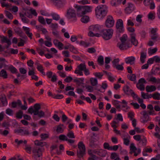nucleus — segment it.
<instances>
[{
	"instance_id": "obj_1",
	"label": "nucleus",
	"mask_w": 160,
	"mask_h": 160,
	"mask_svg": "<svg viewBox=\"0 0 160 160\" xmlns=\"http://www.w3.org/2000/svg\"><path fill=\"white\" fill-rule=\"evenodd\" d=\"M75 8H77V15L82 17L87 12L91 11V7L88 6H77Z\"/></svg>"
},
{
	"instance_id": "obj_2",
	"label": "nucleus",
	"mask_w": 160,
	"mask_h": 160,
	"mask_svg": "<svg viewBox=\"0 0 160 160\" xmlns=\"http://www.w3.org/2000/svg\"><path fill=\"white\" fill-rule=\"evenodd\" d=\"M95 11L96 14L98 18L99 17L103 18L107 14V9L105 6L101 5L96 8Z\"/></svg>"
},
{
	"instance_id": "obj_3",
	"label": "nucleus",
	"mask_w": 160,
	"mask_h": 160,
	"mask_svg": "<svg viewBox=\"0 0 160 160\" xmlns=\"http://www.w3.org/2000/svg\"><path fill=\"white\" fill-rule=\"evenodd\" d=\"M113 31L112 29H103L101 31V36L104 39L109 40L112 37Z\"/></svg>"
},
{
	"instance_id": "obj_4",
	"label": "nucleus",
	"mask_w": 160,
	"mask_h": 160,
	"mask_svg": "<svg viewBox=\"0 0 160 160\" xmlns=\"http://www.w3.org/2000/svg\"><path fill=\"white\" fill-rule=\"evenodd\" d=\"M78 148L79 151H77V156L80 158H82L85 154L86 149L85 145L82 142H80L78 144Z\"/></svg>"
},
{
	"instance_id": "obj_5",
	"label": "nucleus",
	"mask_w": 160,
	"mask_h": 160,
	"mask_svg": "<svg viewBox=\"0 0 160 160\" xmlns=\"http://www.w3.org/2000/svg\"><path fill=\"white\" fill-rule=\"evenodd\" d=\"M44 150V149L43 148H40L37 146L33 148L32 152L33 154L34 157L36 158V160H41L40 159L38 160L37 158L42 156V152Z\"/></svg>"
},
{
	"instance_id": "obj_6",
	"label": "nucleus",
	"mask_w": 160,
	"mask_h": 160,
	"mask_svg": "<svg viewBox=\"0 0 160 160\" xmlns=\"http://www.w3.org/2000/svg\"><path fill=\"white\" fill-rule=\"evenodd\" d=\"M114 23V20L111 16H108L105 22V25L108 28L112 27Z\"/></svg>"
},
{
	"instance_id": "obj_7",
	"label": "nucleus",
	"mask_w": 160,
	"mask_h": 160,
	"mask_svg": "<svg viewBox=\"0 0 160 160\" xmlns=\"http://www.w3.org/2000/svg\"><path fill=\"white\" fill-rule=\"evenodd\" d=\"M116 28L117 31L119 32H122L123 31V22L122 19H119L118 20L116 23Z\"/></svg>"
},
{
	"instance_id": "obj_8",
	"label": "nucleus",
	"mask_w": 160,
	"mask_h": 160,
	"mask_svg": "<svg viewBox=\"0 0 160 160\" xmlns=\"http://www.w3.org/2000/svg\"><path fill=\"white\" fill-rule=\"evenodd\" d=\"M134 9V5L132 3H128L127 6L126 8L125 11L126 13L129 14L131 13Z\"/></svg>"
},
{
	"instance_id": "obj_9",
	"label": "nucleus",
	"mask_w": 160,
	"mask_h": 160,
	"mask_svg": "<svg viewBox=\"0 0 160 160\" xmlns=\"http://www.w3.org/2000/svg\"><path fill=\"white\" fill-rule=\"evenodd\" d=\"M67 14V17L69 19L75 17L76 16L75 10L71 8H69L68 10Z\"/></svg>"
},
{
	"instance_id": "obj_10",
	"label": "nucleus",
	"mask_w": 160,
	"mask_h": 160,
	"mask_svg": "<svg viewBox=\"0 0 160 160\" xmlns=\"http://www.w3.org/2000/svg\"><path fill=\"white\" fill-rule=\"evenodd\" d=\"M0 38H1V43H7L8 46L7 47V48H8L9 46L11 44L10 40L8 39L7 37L4 36H0Z\"/></svg>"
},
{
	"instance_id": "obj_11",
	"label": "nucleus",
	"mask_w": 160,
	"mask_h": 160,
	"mask_svg": "<svg viewBox=\"0 0 160 160\" xmlns=\"http://www.w3.org/2000/svg\"><path fill=\"white\" fill-rule=\"evenodd\" d=\"M118 46L119 47L120 49L122 50H126L130 47L129 44H128L127 42L118 43Z\"/></svg>"
},
{
	"instance_id": "obj_12",
	"label": "nucleus",
	"mask_w": 160,
	"mask_h": 160,
	"mask_svg": "<svg viewBox=\"0 0 160 160\" xmlns=\"http://www.w3.org/2000/svg\"><path fill=\"white\" fill-rule=\"evenodd\" d=\"M131 41L132 44L135 46H137L138 42L136 38V35L135 33H133L131 34Z\"/></svg>"
},
{
	"instance_id": "obj_13",
	"label": "nucleus",
	"mask_w": 160,
	"mask_h": 160,
	"mask_svg": "<svg viewBox=\"0 0 160 160\" xmlns=\"http://www.w3.org/2000/svg\"><path fill=\"white\" fill-rule=\"evenodd\" d=\"M0 99L3 106L6 105L8 104V101L5 94H2L0 96Z\"/></svg>"
},
{
	"instance_id": "obj_14",
	"label": "nucleus",
	"mask_w": 160,
	"mask_h": 160,
	"mask_svg": "<svg viewBox=\"0 0 160 160\" xmlns=\"http://www.w3.org/2000/svg\"><path fill=\"white\" fill-rule=\"evenodd\" d=\"M141 114L143 115V118L146 119V120H142V122L143 123L147 122L148 121L149 118L148 113L145 111H144L141 113Z\"/></svg>"
},
{
	"instance_id": "obj_15",
	"label": "nucleus",
	"mask_w": 160,
	"mask_h": 160,
	"mask_svg": "<svg viewBox=\"0 0 160 160\" xmlns=\"http://www.w3.org/2000/svg\"><path fill=\"white\" fill-rule=\"evenodd\" d=\"M35 64L37 66V69L40 71L43 75H45V72H44V69L42 66L38 62L35 63Z\"/></svg>"
},
{
	"instance_id": "obj_16",
	"label": "nucleus",
	"mask_w": 160,
	"mask_h": 160,
	"mask_svg": "<svg viewBox=\"0 0 160 160\" xmlns=\"http://www.w3.org/2000/svg\"><path fill=\"white\" fill-rule=\"evenodd\" d=\"M156 89V87L153 85L150 86L148 85L146 87V90L147 92H150L154 91Z\"/></svg>"
},
{
	"instance_id": "obj_17",
	"label": "nucleus",
	"mask_w": 160,
	"mask_h": 160,
	"mask_svg": "<svg viewBox=\"0 0 160 160\" xmlns=\"http://www.w3.org/2000/svg\"><path fill=\"white\" fill-rule=\"evenodd\" d=\"M89 30L93 31L94 32L99 31V28L97 25H91L89 27Z\"/></svg>"
},
{
	"instance_id": "obj_18",
	"label": "nucleus",
	"mask_w": 160,
	"mask_h": 160,
	"mask_svg": "<svg viewBox=\"0 0 160 160\" xmlns=\"http://www.w3.org/2000/svg\"><path fill=\"white\" fill-rule=\"evenodd\" d=\"M123 89L125 93L128 95H130V94H131L132 91V90L128 86H124Z\"/></svg>"
},
{
	"instance_id": "obj_19",
	"label": "nucleus",
	"mask_w": 160,
	"mask_h": 160,
	"mask_svg": "<svg viewBox=\"0 0 160 160\" xmlns=\"http://www.w3.org/2000/svg\"><path fill=\"white\" fill-rule=\"evenodd\" d=\"M135 60V58L133 56L128 57L125 59V62L127 63L132 64V62H134Z\"/></svg>"
},
{
	"instance_id": "obj_20",
	"label": "nucleus",
	"mask_w": 160,
	"mask_h": 160,
	"mask_svg": "<svg viewBox=\"0 0 160 160\" xmlns=\"http://www.w3.org/2000/svg\"><path fill=\"white\" fill-rule=\"evenodd\" d=\"M34 115H37L38 112L41 108L40 105L39 103H36L34 106Z\"/></svg>"
},
{
	"instance_id": "obj_21",
	"label": "nucleus",
	"mask_w": 160,
	"mask_h": 160,
	"mask_svg": "<svg viewBox=\"0 0 160 160\" xmlns=\"http://www.w3.org/2000/svg\"><path fill=\"white\" fill-rule=\"evenodd\" d=\"M34 144L37 146H40V148H42L44 146L46 145L47 143L45 142H40L38 140H36L34 142Z\"/></svg>"
},
{
	"instance_id": "obj_22",
	"label": "nucleus",
	"mask_w": 160,
	"mask_h": 160,
	"mask_svg": "<svg viewBox=\"0 0 160 160\" xmlns=\"http://www.w3.org/2000/svg\"><path fill=\"white\" fill-rule=\"evenodd\" d=\"M20 17L21 18L22 20V21L25 23H28L29 22V20L25 17V14H23L20 13Z\"/></svg>"
},
{
	"instance_id": "obj_23",
	"label": "nucleus",
	"mask_w": 160,
	"mask_h": 160,
	"mask_svg": "<svg viewBox=\"0 0 160 160\" xmlns=\"http://www.w3.org/2000/svg\"><path fill=\"white\" fill-rule=\"evenodd\" d=\"M146 58V52H141V53L140 61L142 63L145 62L144 59Z\"/></svg>"
},
{
	"instance_id": "obj_24",
	"label": "nucleus",
	"mask_w": 160,
	"mask_h": 160,
	"mask_svg": "<svg viewBox=\"0 0 160 160\" xmlns=\"http://www.w3.org/2000/svg\"><path fill=\"white\" fill-rule=\"evenodd\" d=\"M52 1L55 5L58 7H60L62 6L61 0H52Z\"/></svg>"
},
{
	"instance_id": "obj_25",
	"label": "nucleus",
	"mask_w": 160,
	"mask_h": 160,
	"mask_svg": "<svg viewBox=\"0 0 160 160\" xmlns=\"http://www.w3.org/2000/svg\"><path fill=\"white\" fill-rule=\"evenodd\" d=\"M149 81L157 83H160V79H156L155 77H152L150 78Z\"/></svg>"
},
{
	"instance_id": "obj_26",
	"label": "nucleus",
	"mask_w": 160,
	"mask_h": 160,
	"mask_svg": "<svg viewBox=\"0 0 160 160\" xmlns=\"http://www.w3.org/2000/svg\"><path fill=\"white\" fill-rule=\"evenodd\" d=\"M0 76L4 78H7L8 74L7 72L4 69H2L0 72Z\"/></svg>"
},
{
	"instance_id": "obj_27",
	"label": "nucleus",
	"mask_w": 160,
	"mask_h": 160,
	"mask_svg": "<svg viewBox=\"0 0 160 160\" xmlns=\"http://www.w3.org/2000/svg\"><path fill=\"white\" fill-rule=\"evenodd\" d=\"M61 126H63V125H59L57 126L56 131L58 133H62L63 132V129L62 128Z\"/></svg>"
},
{
	"instance_id": "obj_28",
	"label": "nucleus",
	"mask_w": 160,
	"mask_h": 160,
	"mask_svg": "<svg viewBox=\"0 0 160 160\" xmlns=\"http://www.w3.org/2000/svg\"><path fill=\"white\" fill-rule=\"evenodd\" d=\"M113 104L115 106L117 109H119L120 108V106L119 104L120 102L117 100H113L112 101Z\"/></svg>"
},
{
	"instance_id": "obj_29",
	"label": "nucleus",
	"mask_w": 160,
	"mask_h": 160,
	"mask_svg": "<svg viewBox=\"0 0 160 160\" xmlns=\"http://www.w3.org/2000/svg\"><path fill=\"white\" fill-rule=\"evenodd\" d=\"M90 81L91 84L92 86H96L98 84V81L96 78H91L90 79Z\"/></svg>"
},
{
	"instance_id": "obj_30",
	"label": "nucleus",
	"mask_w": 160,
	"mask_h": 160,
	"mask_svg": "<svg viewBox=\"0 0 160 160\" xmlns=\"http://www.w3.org/2000/svg\"><path fill=\"white\" fill-rule=\"evenodd\" d=\"M120 39L122 43L127 42L126 41L128 39V36L127 35L124 34L122 37L120 38Z\"/></svg>"
},
{
	"instance_id": "obj_31",
	"label": "nucleus",
	"mask_w": 160,
	"mask_h": 160,
	"mask_svg": "<svg viewBox=\"0 0 160 160\" xmlns=\"http://www.w3.org/2000/svg\"><path fill=\"white\" fill-rule=\"evenodd\" d=\"M81 20L83 22L87 23L89 20V17L87 16H85L81 18Z\"/></svg>"
},
{
	"instance_id": "obj_32",
	"label": "nucleus",
	"mask_w": 160,
	"mask_h": 160,
	"mask_svg": "<svg viewBox=\"0 0 160 160\" xmlns=\"http://www.w3.org/2000/svg\"><path fill=\"white\" fill-rule=\"evenodd\" d=\"M98 62L100 65L104 64L103 58L102 56H100L98 59Z\"/></svg>"
},
{
	"instance_id": "obj_33",
	"label": "nucleus",
	"mask_w": 160,
	"mask_h": 160,
	"mask_svg": "<svg viewBox=\"0 0 160 160\" xmlns=\"http://www.w3.org/2000/svg\"><path fill=\"white\" fill-rule=\"evenodd\" d=\"M77 68L82 72V71L85 69L86 68V66L85 63H81L78 66Z\"/></svg>"
},
{
	"instance_id": "obj_34",
	"label": "nucleus",
	"mask_w": 160,
	"mask_h": 160,
	"mask_svg": "<svg viewBox=\"0 0 160 160\" xmlns=\"http://www.w3.org/2000/svg\"><path fill=\"white\" fill-rule=\"evenodd\" d=\"M38 21L42 24H46V22L44 18L42 16H39L38 18Z\"/></svg>"
},
{
	"instance_id": "obj_35",
	"label": "nucleus",
	"mask_w": 160,
	"mask_h": 160,
	"mask_svg": "<svg viewBox=\"0 0 160 160\" xmlns=\"http://www.w3.org/2000/svg\"><path fill=\"white\" fill-rule=\"evenodd\" d=\"M16 117L18 118L21 119L22 118L23 114V112L20 110L16 113Z\"/></svg>"
},
{
	"instance_id": "obj_36",
	"label": "nucleus",
	"mask_w": 160,
	"mask_h": 160,
	"mask_svg": "<svg viewBox=\"0 0 160 160\" xmlns=\"http://www.w3.org/2000/svg\"><path fill=\"white\" fill-rule=\"evenodd\" d=\"M160 94L158 92L153 94V98L154 99L159 100L160 99Z\"/></svg>"
},
{
	"instance_id": "obj_37",
	"label": "nucleus",
	"mask_w": 160,
	"mask_h": 160,
	"mask_svg": "<svg viewBox=\"0 0 160 160\" xmlns=\"http://www.w3.org/2000/svg\"><path fill=\"white\" fill-rule=\"evenodd\" d=\"M137 87L141 91H143L145 89V86L143 84L137 83Z\"/></svg>"
},
{
	"instance_id": "obj_38",
	"label": "nucleus",
	"mask_w": 160,
	"mask_h": 160,
	"mask_svg": "<svg viewBox=\"0 0 160 160\" xmlns=\"http://www.w3.org/2000/svg\"><path fill=\"white\" fill-rule=\"evenodd\" d=\"M136 76L135 74H131L129 75L128 77V79L133 81H134L136 80Z\"/></svg>"
},
{
	"instance_id": "obj_39",
	"label": "nucleus",
	"mask_w": 160,
	"mask_h": 160,
	"mask_svg": "<svg viewBox=\"0 0 160 160\" xmlns=\"http://www.w3.org/2000/svg\"><path fill=\"white\" fill-rule=\"evenodd\" d=\"M51 16L52 17L53 19L56 20H58L60 19V17L59 15L55 13H52L51 14Z\"/></svg>"
},
{
	"instance_id": "obj_40",
	"label": "nucleus",
	"mask_w": 160,
	"mask_h": 160,
	"mask_svg": "<svg viewBox=\"0 0 160 160\" xmlns=\"http://www.w3.org/2000/svg\"><path fill=\"white\" fill-rule=\"evenodd\" d=\"M68 138L64 135L61 134L59 136V140L62 141H67L68 140Z\"/></svg>"
},
{
	"instance_id": "obj_41",
	"label": "nucleus",
	"mask_w": 160,
	"mask_h": 160,
	"mask_svg": "<svg viewBox=\"0 0 160 160\" xmlns=\"http://www.w3.org/2000/svg\"><path fill=\"white\" fill-rule=\"evenodd\" d=\"M67 136L70 138H74L75 136L72 131H70L67 134Z\"/></svg>"
},
{
	"instance_id": "obj_42",
	"label": "nucleus",
	"mask_w": 160,
	"mask_h": 160,
	"mask_svg": "<svg viewBox=\"0 0 160 160\" xmlns=\"http://www.w3.org/2000/svg\"><path fill=\"white\" fill-rule=\"evenodd\" d=\"M25 149L26 152L28 153H31V147L30 146L28 145L27 144L25 145Z\"/></svg>"
},
{
	"instance_id": "obj_43",
	"label": "nucleus",
	"mask_w": 160,
	"mask_h": 160,
	"mask_svg": "<svg viewBox=\"0 0 160 160\" xmlns=\"http://www.w3.org/2000/svg\"><path fill=\"white\" fill-rule=\"evenodd\" d=\"M130 150L132 151L133 152L135 153V151L137 150V148L134 146V143H131L130 146Z\"/></svg>"
},
{
	"instance_id": "obj_44",
	"label": "nucleus",
	"mask_w": 160,
	"mask_h": 160,
	"mask_svg": "<svg viewBox=\"0 0 160 160\" xmlns=\"http://www.w3.org/2000/svg\"><path fill=\"white\" fill-rule=\"evenodd\" d=\"M157 48H154L153 49H151L150 48L149 49L148 53L149 54L151 55L157 52Z\"/></svg>"
},
{
	"instance_id": "obj_45",
	"label": "nucleus",
	"mask_w": 160,
	"mask_h": 160,
	"mask_svg": "<svg viewBox=\"0 0 160 160\" xmlns=\"http://www.w3.org/2000/svg\"><path fill=\"white\" fill-rule=\"evenodd\" d=\"M8 69L12 73H16L17 71V69L12 66L9 67Z\"/></svg>"
},
{
	"instance_id": "obj_46",
	"label": "nucleus",
	"mask_w": 160,
	"mask_h": 160,
	"mask_svg": "<svg viewBox=\"0 0 160 160\" xmlns=\"http://www.w3.org/2000/svg\"><path fill=\"white\" fill-rule=\"evenodd\" d=\"M6 16L9 19H12L13 18V16L12 14L8 11H5Z\"/></svg>"
},
{
	"instance_id": "obj_47",
	"label": "nucleus",
	"mask_w": 160,
	"mask_h": 160,
	"mask_svg": "<svg viewBox=\"0 0 160 160\" xmlns=\"http://www.w3.org/2000/svg\"><path fill=\"white\" fill-rule=\"evenodd\" d=\"M119 60L118 58H116L114 59L112 62L113 66L114 67L118 64V63L119 62Z\"/></svg>"
},
{
	"instance_id": "obj_48",
	"label": "nucleus",
	"mask_w": 160,
	"mask_h": 160,
	"mask_svg": "<svg viewBox=\"0 0 160 160\" xmlns=\"http://www.w3.org/2000/svg\"><path fill=\"white\" fill-rule=\"evenodd\" d=\"M123 64L122 65L118 64L115 66L114 68H115L119 70H123V67L122 66Z\"/></svg>"
},
{
	"instance_id": "obj_49",
	"label": "nucleus",
	"mask_w": 160,
	"mask_h": 160,
	"mask_svg": "<svg viewBox=\"0 0 160 160\" xmlns=\"http://www.w3.org/2000/svg\"><path fill=\"white\" fill-rule=\"evenodd\" d=\"M98 157L94 155L90 156L88 158V160H97Z\"/></svg>"
},
{
	"instance_id": "obj_50",
	"label": "nucleus",
	"mask_w": 160,
	"mask_h": 160,
	"mask_svg": "<svg viewBox=\"0 0 160 160\" xmlns=\"http://www.w3.org/2000/svg\"><path fill=\"white\" fill-rule=\"evenodd\" d=\"M40 137L43 140H44L48 138V135L46 133H42L41 134Z\"/></svg>"
},
{
	"instance_id": "obj_51",
	"label": "nucleus",
	"mask_w": 160,
	"mask_h": 160,
	"mask_svg": "<svg viewBox=\"0 0 160 160\" xmlns=\"http://www.w3.org/2000/svg\"><path fill=\"white\" fill-rule=\"evenodd\" d=\"M157 28H153L151 31V35H157Z\"/></svg>"
},
{
	"instance_id": "obj_52",
	"label": "nucleus",
	"mask_w": 160,
	"mask_h": 160,
	"mask_svg": "<svg viewBox=\"0 0 160 160\" xmlns=\"http://www.w3.org/2000/svg\"><path fill=\"white\" fill-rule=\"evenodd\" d=\"M74 73L76 74H78L82 76L83 75L82 72L79 69H78V68L75 70Z\"/></svg>"
},
{
	"instance_id": "obj_53",
	"label": "nucleus",
	"mask_w": 160,
	"mask_h": 160,
	"mask_svg": "<svg viewBox=\"0 0 160 160\" xmlns=\"http://www.w3.org/2000/svg\"><path fill=\"white\" fill-rule=\"evenodd\" d=\"M148 93H145L143 92H141V97L144 99H148Z\"/></svg>"
},
{
	"instance_id": "obj_54",
	"label": "nucleus",
	"mask_w": 160,
	"mask_h": 160,
	"mask_svg": "<svg viewBox=\"0 0 160 160\" xmlns=\"http://www.w3.org/2000/svg\"><path fill=\"white\" fill-rule=\"evenodd\" d=\"M6 113L9 115H12L13 114V111L10 108H8L6 110Z\"/></svg>"
},
{
	"instance_id": "obj_55",
	"label": "nucleus",
	"mask_w": 160,
	"mask_h": 160,
	"mask_svg": "<svg viewBox=\"0 0 160 160\" xmlns=\"http://www.w3.org/2000/svg\"><path fill=\"white\" fill-rule=\"evenodd\" d=\"M38 114L37 115H38L39 117H43L45 115L44 112L42 110H41L39 111L38 112Z\"/></svg>"
},
{
	"instance_id": "obj_56",
	"label": "nucleus",
	"mask_w": 160,
	"mask_h": 160,
	"mask_svg": "<svg viewBox=\"0 0 160 160\" xmlns=\"http://www.w3.org/2000/svg\"><path fill=\"white\" fill-rule=\"evenodd\" d=\"M148 18L149 19H154L155 16L152 13L150 12L148 15Z\"/></svg>"
},
{
	"instance_id": "obj_57",
	"label": "nucleus",
	"mask_w": 160,
	"mask_h": 160,
	"mask_svg": "<svg viewBox=\"0 0 160 160\" xmlns=\"http://www.w3.org/2000/svg\"><path fill=\"white\" fill-rule=\"evenodd\" d=\"M118 156L117 153L116 152H113L111 154L110 157L112 159H114Z\"/></svg>"
},
{
	"instance_id": "obj_58",
	"label": "nucleus",
	"mask_w": 160,
	"mask_h": 160,
	"mask_svg": "<svg viewBox=\"0 0 160 160\" xmlns=\"http://www.w3.org/2000/svg\"><path fill=\"white\" fill-rule=\"evenodd\" d=\"M104 148V149H107L110 150L111 146H110L109 144L107 142H105L103 145Z\"/></svg>"
},
{
	"instance_id": "obj_59",
	"label": "nucleus",
	"mask_w": 160,
	"mask_h": 160,
	"mask_svg": "<svg viewBox=\"0 0 160 160\" xmlns=\"http://www.w3.org/2000/svg\"><path fill=\"white\" fill-rule=\"evenodd\" d=\"M118 146L117 145H114L113 146H111L110 150L116 151L118 149Z\"/></svg>"
},
{
	"instance_id": "obj_60",
	"label": "nucleus",
	"mask_w": 160,
	"mask_h": 160,
	"mask_svg": "<svg viewBox=\"0 0 160 160\" xmlns=\"http://www.w3.org/2000/svg\"><path fill=\"white\" fill-rule=\"evenodd\" d=\"M131 104L132 105L135 109H138L139 108V105L137 103L132 102Z\"/></svg>"
},
{
	"instance_id": "obj_61",
	"label": "nucleus",
	"mask_w": 160,
	"mask_h": 160,
	"mask_svg": "<svg viewBox=\"0 0 160 160\" xmlns=\"http://www.w3.org/2000/svg\"><path fill=\"white\" fill-rule=\"evenodd\" d=\"M146 81L144 78H141L139 79L138 83L143 84V83H146Z\"/></svg>"
},
{
	"instance_id": "obj_62",
	"label": "nucleus",
	"mask_w": 160,
	"mask_h": 160,
	"mask_svg": "<svg viewBox=\"0 0 160 160\" xmlns=\"http://www.w3.org/2000/svg\"><path fill=\"white\" fill-rule=\"evenodd\" d=\"M19 70L20 72L22 74H25L27 72V70L23 68H21Z\"/></svg>"
},
{
	"instance_id": "obj_63",
	"label": "nucleus",
	"mask_w": 160,
	"mask_h": 160,
	"mask_svg": "<svg viewBox=\"0 0 160 160\" xmlns=\"http://www.w3.org/2000/svg\"><path fill=\"white\" fill-rule=\"evenodd\" d=\"M124 143L126 145H128L129 144L130 141L129 138H124L123 139Z\"/></svg>"
},
{
	"instance_id": "obj_64",
	"label": "nucleus",
	"mask_w": 160,
	"mask_h": 160,
	"mask_svg": "<svg viewBox=\"0 0 160 160\" xmlns=\"http://www.w3.org/2000/svg\"><path fill=\"white\" fill-rule=\"evenodd\" d=\"M72 79H73L71 77L68 76L64 79V81L67 82H69L72 80Z\"/></svg>"
}]
</instances>
